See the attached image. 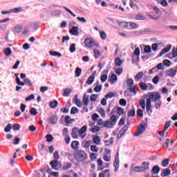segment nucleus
I'll return each mask as SVG.
<instances>
[{"instance_id": "obj_18", "label": "nucleus", "mask_w": 177, "mask_h": 177, "mask_svg": "<svg viewBox=\"0 0 177 177\" xmlns=\"http://www.w3.org/2000/svg\"><path fill=\"white\" fill-rule=\"evenodd\" d=\"M168 175H171V169H164L160 174V176H168Z\"/></svg>"}, {"instance_id": "obj_20", "label": "nucleus", "mask_w": 177, "mask_h": 177, "mask_svg": "<svg viewBox=\"0 0 177 177\" xmlns=\"http://www.w3.org/2000/svg\"><path fill=\"white\" fill-rule=\"evenodd\" d=\"M105 146H113L114 143V138L111 137L109 140H104Z\"/></svg>"}, {"instance_id": "obj_56", "label": "nucleus", "mask_w": 177, "mask_h": 177, "mask_svg": "<svg viewBox=\"0 0 177 177\" xmlns=\"http://www.w3.org/2000/svg\"><path fill=\"white\" fill-rule=\"evenodd\" d=\"M160 167L158 166H154L152 169V172H153V174H158V172H160Z\"/></svg>"}, {"instance_id": "obj_16", "label": "nucleus", "mask_w": 177, "mask_h": 177, "mask_svg": "<svg viewBox=\"0 0 177 177\" xmlns=\"http://www.w3.org/2000/svg\"><path fill=\"white\" fill-rule=\"evenodd\" d=\"M131 171H133V172H143V169H142L141 166L138 167H131Z\"/></svg>"}, {"instance_id": "obj_31", "label": "nucleus", "mask_w": 177, "mask_h": 177, "mask_svg": "<svg viewBox=\"0 0 177 177\" xmlns=\"http://www.w3.org/2000/svg\"><path fill=\"white\" fill-rule=\"evenodd\" d=\"M75 120L72 119L68 115L65 116V122L66 124H71V122H74Z\"/></svg>"}, {"instance_id": "obj_57", "label": "nucleus", "mask_w": 177, "mask_h": 177, "mask_svg": "<svg viewBox=\"0 0 177 177\" xmlns=\"http://www.w3.org/2000/svg\"><path fill=\"white\" fill-rule=\"evenodd\" d=\"M163 66H166V67H169L171 66V61L168 59H165L162 62Z\"/></svg>"}, {"instance_id": "obj_32", "label": "nucleus", "mask_w": 177, "mask_h": 177, "mask_svg": "<svg viewBox=\"0 0 177 177\" xmlns=\"http://www.w3.org/2000/svg\"><path fill=\"white\" fill-rule=\"evenodd\" d=\"M143 75H144L143 72H139L138 73L136 74V75L134 77L135 81H138L139 80H141Z\"/></svg>"}, {"instance_id": "obj_5", "label": "nucleus", "mask_w": 177, "mask_h": 177, "mask_svg": "<svg viewBox=\"0 0 177 177\" xmlns=\"http://www.w3.org/2000/svg\"><path fill=\"white\" fill-rule=\"evenodd\" d=\"M127 86H129V91L131 92V93H134V95H136V93H138L139 89L138 88V87L133 85V80H127Z\"/></svg>"}, {"instance_id": "obj_39", "label": "nucleus", "mask_w": 177, "mask_h": 177, "mask_svg": "<svg viewBox=\"0 0 177 177\" xmlns=\"http://www.w3.org/2000/svg\"><path fill=\"white\" fill-rule=\"evenodd\" d=\"M136 20H146V17H145L142 14H138L136 17H135Z\"/></svg>"}, {"instance_id": "obj_12", "label": "nucleus", "mask_w": 177, "mask_h": 177, "mask_svg": "<svg viewBox=\"0 0 177 177\" xmlns=\"http://www.w3.org/2000/svg\"><path fill=\"white\" fill-rule=\"evenodd\" d=\"M22 30H23V26L20 24H17L12 28V32H15V34H19L21 32Z\"/></svg>"}, {"instance_id": "obj_62", "label": "nucleus", "mask_w": 177, "mask_h": 177, "mask_svg": "<svg viewBox=\"0 0 177 177\" xmlns=\"http://www.w3.org/2000/svg\"><path fill=\"white\" fill-rule=\"evenodd\" d=\"M129 5L132 9H138V6L132 0H129Z\"/></svg>"}, {"instance_id": "obj_55", "label": "nucleus", "mask_w": 177, "mask_h": 177, "mask_svg": "<svg viewBox=\"0 0 177 177\" xmlns=\"http://www.w3.org/2000/svg\"><path fill=\"white\" fill-rule=\"evenodd\" d=\"M12 129L13 131H19L20 129V125L19 124H14L12 125Z\"/></svg>"}, {"instance_id": "obj_26", "label": "nucleus", "mask_w": 177, "mask_h": 177, "mask_svg": "<svg viewBox=\"0 0 177 177\" xmlns=\"http://www.w3.org/2000/svg\"><path fill=\"white\" fill-rule=\"evenodd\" d=\"M100 137L95 136L93 138V141L94 142L95 145H100Z\"/></svg>"}, {"instance_id": "obj_35", "label": "nucleus", "mask_w": 177, "mask_h": 177, "mask_svg": "<svg viewBox=\"0 0 177 177\" xmlns=\"http://www.w3.org/2000/svg\"><path fill=\"white\" fill-rule=\"evenodd\" d=\"M82 102L84 104V105L86 106L88 104H89V99L88 97H86V94H84Z\"/></svg>"}, {"instance_id": "obj_11", "label": "nucleus", "mask_w": 177, "mask_h": 177, "mask_svg": "<svg viewBox=\"0 0 177 177\" xmlns=\"http://www.w3.org/2000/svg\"><path fill=\"white\" fill-rule=\"evenodd\" d=\"M71 136L73 139H78V136H80L79 129L77 127H74L72 129Z\"/></svg>"}, {"instance_id": "obj_36", "label": "nucleus", "mask_w": 177, "mask_h": 177, "mask_svg": "<svg viewBox=\"0 0 177 177\" xmlns=\"http://www.w3.org/2000/svg\"><path fill=\"white\" fill-rule=\"evenodd\" d=\"M71 92H73V90L71 88H66L64 91V96H70V93H71Z\"/></svg>"}, {"instance_id": "obj_3", "label": "nucleus", "mask_w": 177, "mask_h": 177, "mask_svg": "<svg viewBox=\"0 0 177 177\" xmlns=\"http://www.w3.org/2000/svg\"><path fill=\"white\" fill-rule=\"evenodd\" d=\"M147 128V118L145 120L142 121V122L138 126L137 131L133 134V136H139L142 135L146 129Z\"/></svg>"}, {"instance_id": "obj_52", "label": "nucleus", "mask_w": 177, "mask_h": 177, "mask_svg": "<svg viewBox=\"0 0 177 177\" xmlns=\"http://www.w3.org/2000/svg\"><path fill=\"white\" fill-rule=\"evenodd\" d=\"M144 52L145 53H150L151 52V47L150 46H145Z\"/></svg>"}, {"instance_id": "obj_33", "label": "nucleus", "mask_w": 177, "mask_h": 177, "mask_svg": "<svg viewBox=\"0 0 177 177\" xmlns=\"http://www.w3.org/2000/svg\"><path fill=\"white\" fill-rule=\"evenodd\" d=\"M93 52L95 59H98V57L101 55L100 51L97 49H93Z\"/></svg>"}, {"instance_id": "obj_34", "label": "nucleus", "mask_w": 177, "mask_h": 177, "mask_svg": "<svg viewBox=\"0 0 177 177\" xmlns=\"http://www.w3.org/2000/svg\"><path fill=\"white\" fill-rule=\"evenodd\" d=\"M50 165H51L53 169H57V168H56L57 167V160H54L51 161Z\"/></svg>"}, {"instance_id": "obj_60", "label": "nucleus", "mask_w": 177, "mask_h": 177, "mask_svg": "<svg viewBox=\"0 0 177 177\" xmlns=\"http://www.w3.org/2000/svg\"><path fill=\"white\" fill-rule=\"evenodd\" d=\"M69 50L71 53H74V52H75V44H71Z\"/></svg>"}, {"instance_id": "obj_54", "label": "nucleus", "mask_w": 177, "mask_h": 177, "mask_svg": "<svg viewBox=\"0 0 177 177\" xmlns=\"http://www.w3.org/2000/svg\"><path fill=\"white\" fill-rule=\"evenodd\" d=\"M155 107L156 109H158L160 107H161V104H162V102L161 100H158V101H155Z\"/></svg>"}, {"instance_id": "obj_27", "label": "nucleus", "mask_w": 177, "mask_h": 177, "mask_svg": "<svg viewBox=\"0 0 177 177\" xmlns=\"http://www.w3.org/2000/svg\"><path fill=\"white\" fill-rule=\"evenodd\" d=\"M79 145L80 142L78 141H73L71 143V147L73 149V150H77V149H78Z\"/></svg>"}, {"instance_id": "obj_51", "label": "nucleus", "mask_w": 177, "mask_h": 177, "mask_svg": "<svg viewBox=\"0 0 177 177\" xmlns=\"http://www.w3.org/2000/svg\"><path fill=\"white\" fill-rule=\"evenodd\" d=\"M100 35V38L102 39H106L107 38L106 32L104 31L99 30Z\"/></svg>"}, {"instance_id": "obj_53", "label": "nucleus", "mask_w": 177, "mask_h": 177, "mask_svg": "<svg viewBox=\"0 0 177 177\" xmlns=\"http://www.w3.org/2000/svg\"><path fill=\"white\" fill-rule=\"evenodd\" d=\"M140 87L142 91H146V89H147V84H146L145 82H140Z\"/></svg>"}, {"instance_id": "obj_8", "label": "nucleus", "mask_w": 177, "mask_h": 177, "mask_svg": "<svg viewBox=\"0 0 177 177\" xmlns=\"http://www.w3.org/2000/svg\"><path fill=\"white\" fill-rule=\"evenodd\" d=\"M88 130V126L84 125L80 129H79V136H80L81 139H84L86 134V131Z\"/></svg>"}, {"instance_id": "obj_1", "label": "nucleus", "mask_w": 177, "mask_h": 177, "mask_svg": "<svg viewBox=\"0 0 177 177\" xmlns=\"http://www.w3.org/2000/svg\"><path fill=\"white\" fill-rule=\"evenodd\" d=\"M149 97L147 99L146 108L147 111H149L151 109V101L157 102L161 99V95L157 92L149 93Z\"/></svg>"}, {"instance_id": "obj_64", "label": "nucleus", "mask_w": 177, "mask_h": 177, "mask_svg": "<svg viewBox=\"0 0 177 177\" xmlns=\"http://www.w3.org/2000/svg\"><path fill=\"white\" fill-rule=\"evenodd\" d=\"M78 113V109L77 107H72L71 110V114H77Z\"/></svg>"}, {"instance_id": "obj_48", "label": "nucleus", "mask_w": 177, "mask_h": 177, "mask_svg": "<svg viewBox=\"0 0 177 177\" xmlns=\"http://www.w3.org/2000/svg\"><path fill=\"white\" fill-rule=\"evenodd\" d=\"M98 113H99V114H100V115H102V117L103 118H106V111H104V109H100L98 110Z\"/></svg>"}, {"instance_id": "obj_7", "label": "nucleus", "mask_w": 177, "mask_h": 177, "mask_svg": "<svg viewBox=\"0 0 177 177\" xmlns=\"http://www.w3.org/2000/svg\"><path fill=\"white\" fill-rule=\"evenodd\" d=\"M113 166L115 167V172L118 171V168H120V155L118 152H117L116 155L115 156Z\"/></svg>"}, {"instance_id": "obj_38", "label": "nucleus", "mask_w": 177, "mask_h": 177, "mask_svg": "<svg viewBox=\"0 0 177 177\" xmlns=\"http://www.w3.org/2000/svg\"><path fill=\"white\" fill-rule=\"evenodd\" d=\"M93 81H95V76H90L87 80L86 84L88 85H92Z\"/></svg>"}, {"instance_id": "obj_37", "label": "nucleus", "mask_w": 177, "mask_h": 177, "mask_svg": "<svg viewBox=\"0 0 177 177\" xmlns=\"http://www.w3.org/2000/svg\"><path fill=\"white\" fill-rule=\"evenodd\" d=\"M50 56H57L58 57H62V54L60 53H57V51H50Z\"/></svg>"}, {"instance_id": "obj_46", "label": "nucleus", "mask_w": 177, "mask_h": 177, "mask_svg": "<svg viewBox=\"0 0 177 177\" xmlns=\"http://www.w3.org/2000/svg\"><path fill=\"white\" fill-rule=\"evenodd\" d=\"M140 106L142 107V109H143V110H145V109H146V101L143 99H141L140 100Z\"/></svg>"}, {"instance_id": "obj_21", "label": "nucleus", "mask_w": 177, "mask_h": 177, "mask_svg": "<svg viewBox=\"0 0 177 177\" xmlns=\"http://www.w3.org/2000/svg\"><path fill=\"white\" fill-rule=\"evenodd\" d=\"M95 87L94 88V92H96L97 93L100 92L102 91V84L99 85V82L95 84Z\"/></svg>"}, {"instance_id": "obj_13", "label": "nucleus", "mask_w": 177, "mask_h": 177, "mask_svg": "<svg viewBox=\"0 0 177 177\" xmlns=\"http://www.w3.org/2000/svg\"><path fill=\"white\" fill-rule=\"evenodd\" d=\"M139 28V25L133 22H127V30H135Z\"/></svg>"}, {"instance_id": "obj_58", "label": "nucleus", "mask_w": 177, "mask_h": 177, "mask_svg": "<svg viewBox=\"0 0 177 177\" xmlns=\"http://www.w3.org/2000/svg\"><path fill=\"white\" fill-rule=\"evenodd\" d=\"M12 129V124L9 123L4 129L5 132H10V130Z\"/></svg>"}, {"instance_id": "obj_9", "label": "nucleus", "mask_w": 177, "mask_h": 177, "mask_svg": "<svg viewBox=\"0 0 177 177\" xmlns=\"http://www.w3.org/2000/svg\"><path fill=\"white\" fill-rule=\"evenodd\" d=\"M133 55L136 56V59L135 60V57H133L132 63H139V56H140V50L139 48L135 49Z\"/></svg>"}, {"instance_id": "obj_4", "label": "nucleus", "mask_w": 177, "mask_h": 177, "mask_svg": "<svg viewBox=\"0 0 177 177\" xmlns=\"http://www.w3.org/2000/svg\"><path fill=\"white\" fill-rule=\"evenodd\" d=\"M88 158V156H86V153H85L83 150H79L77 151L76 155H75V159L79 162H84L85 160Z\"/></svg>"}, {"instance_id": "obj_19", "label": "nucleus", "mask_w": 177, "mask_h": 177, "mask_svg": "<svg viewBox=\"0 0 177 177\" xmlns=\"http://www.w3.org/2000/svg\"><path fill=\"white\" fill-rule=\"evenodd\" d=\"M118 120V117H117V115L111 114V117H110V121L113 124L115 125V124H117V120Z\"/></svg>"}, {"instance_id": "obj_14", "label": "nucleus", "mask_w": 177, "mask_h": 177, "mask_svg": "<svg viewBox=\"0 0 177 177\" xmlns=\"http://www.w3.org/2000/svg\"><path fill=\"white\" fill-rule=\"evenodd\" d=\"M78 27L77 26H73L71 30H70V33L72 35H78L80 34V32L78 31Z\"/></svg>"}, {"instance_id": "obj_28", "label": "nucleus", "mask_w": 177, "mask_h": 177, "mask_svg": "<svg viewBox=\"0 0 177 177\" xmlns=\"http://www.w3.org/2000/svg\"><path fill=\"white\" fill-rule=\"evenodd\" d=\"M5 56H10L12 55V50L10 48H5L3 50Z\"/></svg>"}, {"instance_id": "obj_22", "label": "nucleus", "mask_w": 177, "mask_h": 177, "mask_svg": "<svg viewBox=\"0 0 177 177\" xmlns=\"http://www.w3.org/2000/svg\"><path fill=\"white\" fill-rule=\"evenodd\" d=\"M91 145H92V142L91 140L84 141L82 143V145L84 149H89V146H91Z\"/></svg>"}, {"instance_id": "obj_17", "label": "nucleus", "mask_w": 177, "mask_h": 177, "mask_svg": "<svg viewBox=\"0 0 177 177\" xmlns=\"http://www.w3.org/2000/svg\"><path fill=\"white\" fill-rule=\"evenodd\" d=\"M57 120H58V118L55 115H51L48 118L50 124H57Z\"/></svg>"}, {"instance_id": "obj_44", "label": "nucleus", "mask_w": 177, "mask_h": 177, "mask_svg": "<svg viewBox=\"0 0 177 177\" xmlns=\"http://www.w3.org/2000/svg\"><path fill=\"white\" fill-rule=\"evenodd\" d=\"M24 82L25 84L27 85L28 86H32V83L31 82V80H30V79L25 78L24 80Z\"/></svg>"}, {"instance_id": "obj_29", "label": "nucleus", "mask_w": 177, "mask_h": 177, "mask_svg": "<svg viewBox=\"0 0 177 177\" xmlns=\"http://www.w3.org/2000/svg\"><path fill=\"white\" fill-rule=\"evenodd\" d=\"M58 102L56 100L50 102L49 106L51 109H56L57 107Z\"/></svg>"}, {"instance_id": "obj_63", "label": "nucleus", "mask_w": 177, "mask_h": 177, "mask_svg": "<svg viewBox=\"0 0 177 177\" xmlns=\"http://www.w3.org/2000/svg\"><path fill=\"white\" fill-rule=\"evenodd\" d=\"M46 139L47 142H52V140H53V136L50 134H48L46 136Z\"/></svg>"}, {"instance_id": "obj_30", "label": "nucleus", "mask_w": 177, "mask_h": 177, "mask_svg": "<svg viewBox=\"0 0 177 177\" xmlns=\"http://www.w3.org/2000/svg\"><path fill=\"white\" fill-rule=\"evenodd\" d=\"M89 131H91V132L93 133H96V132H99V131H100V127L94 126L93 127L91 128Z\"/></svg>"}, {"instance_id": "obj_47", "label": "nucleus", "mask_w": 177, "mask_h": 177, "mask_svg": "<svg viewBox=\"0 0 177 177\" xmlns=\"http://www.w3.org/2000/svg\"><path fill=\"white\" fill-rule=\"evenodd\" d=\"M90 149L93 153H97L99 151V147H97L96 145H91Z\"/></svg>"}, {"instance_id": "obj_43", "label": "nucleus", "mask_w": 177, "mask_h": 177, "mask_svg": "<svg viewBox=\"0 0 177 177\" xmlns=\"http://www.w3.org/2000/svg\"><path fill=\"white\" fill-rule=\"evenodd\" d=\"M81 73H82V71L80 68H76L75 71V77H78L81 75Z\"/></svg>"}, {"instance_id": "obj_41", "label": "nucleus", "mask_w": 177, "mask_h": 177, "mask_svg": "<svg viewBox=\"0 0 177 177\" xmlns=\"http://www.w3.org/2000/svg\"><path fill=\"white\" fill-rule=\"evenodd\" d=\"M29 113L31 115H37V114H38V111H37L35 108H31Z\"/></svg>"}, {"instance_id": "obj_25", "label": "nucleus", "mask_w": 177, "mask_h": 177, "mask_svg": "<svg viewBox=\"0 0 177 177\" xmlns=\"http://www.w3.org/2000/svg\"><path fill=\"white\" fill-rule=\"evenodd\" d=\"M20 12H23L22 7H18V8L11 9V13H20Z\"/></svg>"}, {"instance_id": "obj_50", "label": "nucleus", "mask_w": 177, "mask_h": 177, "mask_svg": "<svg viewBox=\"0 0 177 177\" xmlns=\"http://www.w3.org/2000/svg\"><path fill=\"white\" fill-rule=\"evenodd\" d=\"M154 73H158V68H157V66H154L153 68H152L151 70H149V74H154Z\"/></svg>"}, {"instance_id": "obj_23", "label": "nucleus", "mask_w": 177, "mask_h": 177, "mask_svg": "<svg viewBox=\"0 0 177 177\" xmlns=\"http://www.w3.org/2000/svg\"><path fill=\"white\" fill-rule=\"evenodd\" d=\"M123 63L124 61L121 60L120 57H116L115 59V65L116 66V67H120V66H121Z\"/></svg>"}, {"instance_id": "obj_61", "label": "nucleus", "mask_w": 177, "mask_h": 177, "mask_svg": "<svg viewBox=\"0 0 177 177\" xmlns=\"http://www.w3.org/2000/svg\"><path fill=\"white\" fill-rule=\"evenodd\" d=\"M169 164V159L167 158L162 161V167H167Z\"/></svg>"}, {"instance_id": "obj_15", "label": "nucleus", "mask_w": 177, "mask_h": 177, "mask_svg": "<svg viewBox=\"0 0 177 177\" xmlns=\"http://www.w3.org/2000/svg\"><path fill=\"white\" fill-rule=\"evenodd\" d=\"M149 167H150V163L149 162H143L142 163V166H141V168H142L143 172H145V171L149 170Z\"/></svg>"}, {"instance_id": "obj_42", "label": "nucleus", "mask_w": 177, "mask_h": 177, "mask_svg": "<svg viewBox=\"0 0 177 177\" xmlns=\"http://www.w3.org/2000/svg\"><path fill=\"white\" fill-rule=\"evenodd\" d=\"M157 2L158 3H160V5H162V6H168L167 0H157Z\"/></svg>"}, {"instance_id": "obj_49", "label": "nucleus", "mask_w": 177, "mask_h": 177, "mask_svg": "<svg viewBox=\"0 0 177 177\" xmlns=\"http://www.w3.org/2000/svg\"><path fill=\"white\" fill-rule=\"evenodd\" d=\"M110 82L112 83L117 82V75L115 74H112L110 77Z\"/></svg>"}, {"instance_id": "obj_40", "label": "nucleus", "mask_w": 177, "mask_h": 177, "mask_svg": "<svg viewBox=\"0 0 177 177\" xmlns=\"http://www.w3.org/2000/svg\"><path fill=\"white\" fill-rule=\"evenodd\" d=\"M119 26L122 28H126L127 30H128V22H124V21L120 22Z\"/></svg>"}, {"instance_id": "obj_24", "label": "nucleus", "mask_w": 177, "mask_h": 177, "mask_svg": "<svg viewBox=\"0 0 177 177\" xmlns=\"http://www.w3.org/2000/svg\"><path fill=\"white\" fill-rule=\"evenodd\" d=\"M113 127H114V124L111 122V121L108 120L104 122V128H113Z\"/></svg>"}, {"instance_id": "obj_6", "label": "nucleus", "mask_w": 177, "mask_h": 177, "mask_svg": "<svg viewBox=\"0 0 177 177\" xmlns=\"http://www.w3.org/2000/svg\"><path fill=\"white\" fill-rule=\"evenodd\" d=\"M177 68H171L165 71L166 77H170V78H174L176 75Z\"/></svg>"}, {"instance_id": "obj_59", "label": "nucleus", "mask_w": 177, "mask_h": 177, "mask_svg": "<svg viewBox=\"0 0 177 177\" xmlns=\"http://www.w3.org/2000/svg\"><path fill=\"white\" fill-rule=\"evenodd\" d=\"M117 113L118 114V115H122V114H124V109H122V107H118L117 109Z\"/></svg>"}, {"instance_id": "obj_45", "label": "nucleus", "mask_w": 177, "mask_h": 177, "mask_svg": "<svg viewBox=\"0 0 177 177\" xmlns=\"http://www.w3.org/2000/svg\"><path fill=\"white\" fill-rule=\"evenodd\" d=\"M70 168H71V165L69 162L65 163L62 167V169H64V171H67V169H70Z\"/></svg>"}, {"instance_id": "obj_10", "label": "nucleus", "mask_w": 177, "mask_h": 177, "mask_svg": "<svg viewBox=\"0 0 177 177\" xmlns=\"http://www.w3.org/2000/svg\"><path fill=\"white\" fill-rule=\"evenodd\" d=\"M172 48V45L169 44L167 46H166L159 53L158 57H161V56H162L163 55H165V53H168V52H169L171 50Z\"/></svg>"}, {"instance_id": "obj_2", "label": "nucleus", "mask_w": 177, "mask_h": 177, "mask_svg": "<svg viewBox=\"0 0 177 177\" xmlns=\"http://www.w3.org/2000/svg\"><path fill=\"white\" fill-rule=\"evenodd\" d=\"M84 44L85 45V48H87L88 49H90L91 48H94V46L95 48H100V44H99V43H96V41H95V40L91 37H87L84 39Z\"/></svg>"}]
</instances>
